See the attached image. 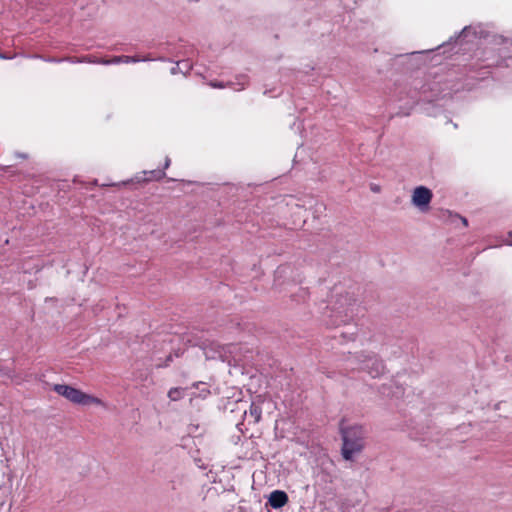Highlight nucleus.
Listing matches in <instances>:
<instances>
[{
    "label": "nucleus",
    "instance_id": "nucleus-10",
    "mask_svg": "<svg viewBox=\"0 0 512 512\" xmlns=\"http://www.w3.org/2000/svg\"><path fill=\"white\" fill-rule=\"evenodd\" d=\"M152 60L151 58H148V57H144V58H139V57H135V56H123V63H137V62H141V61H150Z\"/></svg>",
    "mask_w": 512,
    "mask_h": 512
},
{
    "label": "nucleus",
    "instance_id": "nucleus-6",
    "mask_svg": "<svg viewBox=\"0 0 512 512\" xmlns=\"http://www.w3.org/2000/svg\"><path fill=\"white\" fill-rule=\"evenodd\" d=\"M262 402L261 396H257L255 400L252 401L249 408V416L254 419V422L257 423L261 419L262 410L260 407V403Z\"/></svg>",
    "mask_w": 512,
    "mask_h": 512
},
{
    "label": "nucleus",
    "instance_id": "nucleus-18",
    "mask_svg": "<svg viewBox=\"0 0 512 512\" xmlns=\"http://www.w3.org/2000/svg\"><path fill=\"white\" fill-rule=\"evenodd\" d=\"M170 162H171V161H170V158H168V157H167V158L165 159V164H164V168H165V169H166V168H168V167L170 166Z\"/></svg>",
    "mask_w": 512,
    "mask_h": 512
},
{
    "label": "nucleus",
    "instance_id": "nucleus-19",
    "mask_svg": "<svg viewBox=\"0 0 512 512\" xmlns=\"http://www.w3.org/2000/svg\"><path fill=\"white\" fill-rule=\"evenodd\" d=\"M244 85H245V82H242V83H241V86H240L239 88H234V89H235V90H242V89H243V87H244Z\"/></svg>",
    "mask_w": 512,
    "mask_h": 512
},
{
    "label": "nucleus",
    "instance_id": "nucleus-20",
    "mask_svg": "<svg viewBox=\"0 0 512 512\" xmlns=\"http://www.w3.org/2000/svg\"><path fill=\"white\" fill-rule=\"evenodd\" d=\"M509 236L512 238V233H510ZM508 244L512 245V239L508 241Z\"/></svg>",
    "mask_w": 512,
    "mask_h": 512
},
{
    "label": "nucleus",
    "instance_id": "nucleus-13",
    "mask_svg": "<svg viewBox=\"0 0 512 512\" xmlns=\"http://www.w3.org/2000/svg\"><path fill=\"white\" fill-rule=\"evenodd\" d=\"M89 62L91 63H97V64H102V65H110L111 62H110V59H99V60H89Z\"/></svg>",
    "mask_w": 512,
    "mask_h": 512
},
{
    "label": "nucleus",
    "instance_id": "nucleus-11",
    "mask_svg": "<svg viewBox=\"0 0 512 512\" xmlns=\"http://www.w3.org/2000/svg\"><path fill=\"white\" fill-rule=\"evenodd\" d=\"M148 173L151 175L150 179L160 180L165 177V172L163 171L151 170Z\"/></svg>",
    "mask_w": 512,
    "mask_h": 512
},
{
    "label": "nucleus",
    "instance_id": "nucleus-4",
    "mask_svg": "<svg viewBox=\"0 0 512 512\" xmlns=\"http://www.w3.org/2000/svg\"><path fill=\"white\" fill-rule=\"evenodd\" d=\"M362 357L363 359L358 360L357 368L367 371L373 378L383 373L384 365L375 355L365 354Z\"/></svg>",
    "mask_w": 512,
    "mask_h": 512
},
{
    "label": "nucleus",
    "instance_id": "nucleus-17",
    "mask_svg": "<svg viewBox=\"0 0 512 512\" xmlns=\"http://www.w3.org/2000/svg\"><path fill=\"white\" fill-rule=\"evenodd\" d=\"M371 190L373 192H379L380 191V187L378 185L373 184V185H371Z\"/></svg>",
    "mask_w": 512,
    "mask_h": 512
},
{
    "label": "nucleus",
    "instance_id": "nucleus-14",
    "mask_svg": "<svg viewBox=\"0 0 512 512\" xmlns=\"http://www.w3.org/2000/svg\"><path fill=\"white\" fill-rule=\"evenodd\" d=\"M111 64H120L123 63V56H115L110 59Z\"/></svg>",
    "mask_w": 512,
    "mask_h": 512
},
{
    "label": "nucleus",
    "instance_id": "nucleus-1",
    "mask_svg": "<svg viewBox=\"0 0 512 512\" xmlns=\"http://www.w3.org/2000/svg\"><path fill=\"white\" fill-rule=\"evenodd\" d=\"M53 390L65 397L67 400L71 401L72 403L89 406V405H98L102 407H106L105 403L92 395L86 394L79 389H76L74 387H71L69 385L65 384H56L53 387Z\"/></svg>",
    "mask_w": 512,
    "mask_h": 512
},
{
    "label": "nucleus",
    "instance_id": "nucleus-9",
    "mask_svg": "<svg viewBox=\"0 0 512 512\" xmlns=\"http://www.w3.org/2000/svg\"><path fill=\"white\" fill-rule=\"evenodd\" d=\"M184 391L183 388H171L168 392V397L171 401H178L184 397Z\"/></svg>",
    "mask_w": 512,
    "mask_h": 512
},
{
    "label": "nucleus",
    "instance_id": "nucleus-12",
    "mask_svg": "<svg viewBox=\"0 0 512 512\" xmlns=\"http://www.w3.org/2000/svg\"><path fill=\"white\" fill-rule=\"evenodd\" d=\"M199 386H201L199 396L202 398H206L207 395L210 393V391L208 390V388L206 387V385L204 383H200L197 385V387H199Z\"/></svg>",
    "mask_w": 512,
    "mask_h": 512
},
{
    "label": "nucleus",
    "instance_id": "nucleus-21",
    "mask_svg": "<svg viewBox=\"0 0 512 512\" xmlns=\"http://www.w3.org/2000/svg\"><path fill=\"white\" fill-rule=\"evenodd\" d=\"M0 58L5 59L6 57L4 56V54H0Z\"/></svg>",
    "mask_w": 512,
    "mask_h": 512
},
{
    "label": "nucleus",
    "instance_id": "nucleus-2",
    "mask_svg": "<svg viewBox=\"0 0 512 512\" xmlns=\"http://www.w3.org/2000/svg\"><path fill=\"white\" fill-rule=\"evenodd\" d=\"M342 455L346 460H352L354 455L363 448V431L360 427L342 429Z\"/></svg>",
    "mask_w": 512,
    "mask_h": 512
},
{
    "label": "nucleus",
    "instance_id": "nucleus-3",
    "mask_svg": "<svg viewBox=\"0 0 512 512\" xmlns=\"http://www.w3.org/2000/svg\"><path fill=\"white\" fill-rule=\"evenodd\" d=\"M432 198L433 193L429 188L426 186H417L412 191L411 203L420 212L425 213L430 208Z\"/></svg>",
    "mask_w": 512,
    "mask_h": 512
},
{
    "label": "nucleus",
    "instance_id": "nucleus-5",
    "mask_svg": "<svg viewBox=\"0 0 512 512\" xmlns=\"http://www.w3.org/2000/svg\"><path fill=\"white\" fill-rule=\"evenodd\" d=\"M268 502L274 509L282 508L288 502V496L284 491L275 490L271 492Z\"/></svg>",
    "mask_w": 512,
    "mask_h": 512
},
{
    "label": "nucleus",
    "instance_id": "nucleus-7",
    "mask_svg": "<svg viewBox=\"0 0 512 512\" xmlns=\"http://www.w3.org/2000/svg\"><path fill=\"white\" fill-rule=\"evenodd\" d=\"M478 35V31H477V28L476 27H473V26H466L462 31L461 33L457 36V40L460 41L461 43L464 42V41H470V37L473 36L474 38H476Z\"/></svg>",
    "mask_w": 512,
    "mask_h": 512
},
{
    "label": "nucleus",
    "instance_id": "nucleus-8",
    "mask_svg": "<svg viewBox=\"0 0 512 512\" xmlns=\"http://www.w3.org/2000/svg\"><path fill=\"white\" fill-rule=\"evenodd\" d=\"M192 69V64L189 60H182L176 63V66L172 67L171 74L177 73L186 74Z\"/></svg>",
    "mask_w": 512,
    "mask_h": 512
},
{
    "label": "nucleus",
    "instance_id": "nucleus-15",
    "mask_svg": "<svg viewBox=\"0 0 512 512\" xmlns=\"http://www.w3.org/2000/svg\"><path fill=\"white\" fill-rule=\"evenodd\" d=\"M210 85L213 88H224V87H226V85H224V83H222V82H211Z\"/></svg>",
    "mask_w": 512,
    "mask_h": 512
},
{
    "label": "nucleus",
    "instance_id": "nucleus-16",
    "mask_svg": "<svg viewBox=\"0 0 512 512\" xmlns=\"http://www.w3.org/2000/svg\"><path fill=\"white\" fill-rule=\"evenodd\" d=\"M456 217L461 220V222L463 223L464 226L468 225V221H467V219L465 217H461L459 215H456Z\"/></svg>",
    "mask_w": 512,
    "mask_h": 512
}]
</instances>
